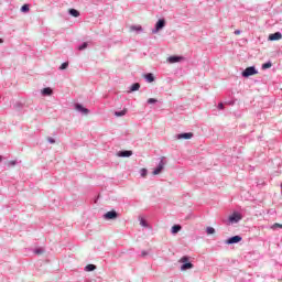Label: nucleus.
<instances>
[{"mask_svg": "<svg viewBox=\"0 0 282 282\" xmlns=\"http://www.w3.org/2000/svg\"><path fill=\"white\" fill-rule=\"evenodd\" d=\"M243 219V215L239 212H234L229 217H228V226H232L235 224H239Z\"/></svg>", "mask_w": 282, "mask_h": 282, "instance_id": "f257e3e1", "label": "nucleus"}, {"mask_svg": "<svg viewBox=\"0 0 282 282\" xmlns=\"http://www.w3.org/2000/svg\"><path fill=\"white\" fill-rule=\"evenodd\" d=\"M259 74V70H257V67L254 66H249L247 67L242 73L241 76L242 78H250V76H254Z\"/></svg>", "mask_w": 282, "mask_h": 282, "instance_id": "f03ea898", "label": "nucleus"}, {"mask_svg": "<svg viewBox=\"0 0 282 282\" xmlns=\"http://www.w3.org/2000/svg\"><path fill=\"white\" fill-rule=\"evenodd\" d=\"M166 26V20L165 19H160L155 23L154 29H152V34H158L160 30H164Z\"/></svg>", "mask_w": 282, "mask_h": 282, "instance_id": "7ed1b4c3", "label": "nucleus"}, {"mask_svg": "<svg viewBox=\"0 0 282 282\" xmlns=\"http://www.w3.org/2000/svg\"><path fill=\"white\" fill-rule=\"evenodd\" d=\"M119 217V214L118 212H116L115 209L110 210V212H107L106 214H104V219L106 221H111L113 219H118Z\"/></svg>", "mask_w": 282, "mask_h": 282, "instance_id": "20e7f679", "label": "nucleus"}, {"mask_svg": "<svg viewBox=\"0 0 282 282\" xmlns=\"http://www.w3.org/2000/svg\"><path fill=\"white\" fill-rule=\"evenodd\" d=\"M164 166H166V162H164V159H161L156 167L153 170L152 175H160V173L164 171Z\"/></svg>", "mask_w": 282, "mask_h": 282, "instance_id": "39448f33", "label": "nucleus"}, {"mask_svg": "<svg viewBox=\"0 0 282 282\" xmlns=\"http://www.w3.org/2000/svg\"><path fill=\"white\" fill-rule=\"evenodd\" d=\"M193 132H183L174 135V140H191L193 138Z\"/></svg>", "mask_w": 282, "mask_h": 282, "instance_id": "423d86ee", "label": "nucleus"}, {"mask_svg": "<svg viewBox=\"0 0 282 282\" xmlns=\"http://www.w3.org/2000/svg\"><path fill=\"white\" fill-rule=\"evenodd\" d=\"M182 61H184V56L172 55V56L167 57V63H170L171 65H173L175 63H182Z\"/></svg>", "mask_w": 282, "mask_h": 282, "instance_id": "0eeeda50", "label": "nucleus"}, {"mask_svg": "<svg viewBox=\"0 0 282 282\" xmlns=\"http://www.w3.org/2000/svg\"><path fill=\"white\" fill-rule=\"evenodd\" d=\"M242 237L241 236H234L230 237L226 240L227 246H232L234 243H239L240 241H242Z\"/></svg>", "mask_w": 282, "mask_h": 282, "instance_id": "6e6552de", "label": "nucleus"}, {"mask_svg": "<svg viewBox=\"0 0 282 282\" xmlns=\"http://www.w3.org/2000/svg\"><path fill=\"white\" fill-rule=\"evenodd\" d=\"M118 158H131L133 155V151L131 150H121L117 153Z\"/></svg>", "mask_w": 282, "mask_h": 282, "instance_id": "1a4fd4ad", "label": "nucleus"}, {"mask_svg": "<svg viewBox=\"0 0 282 282\" xmlns=\"http://www.w3.org/2000/svg\"><path fill=\"white\" fill-rule=\"evenodd\" d=\"M75 109H76V111H79V113H84V116H87V113H89V109L85 108L80 104H76Z\"/></svg>", "mask_w": 282, "mask_h": 282, "instance_id": "9d476101", "label": "nucleus"}, {"mask_svg": "<svg viewBox=\"0 0 282 282\" xmlns=\"http://www.w3.org/2000/svg\"><path fill=\"white\" fill-rule=\"evenodd\" d=\"M282 34L281 32H275L269 35V41H281Z\"/></svg>", "mask_w": 282, "mask_h": 282, "instance_id": "9b49d317", "label": "nucleus"}, {"mask_svg": "<svg viewBox=\"0 0 282 282\" xmlns=\"http://www.w3.org/2000/svg\"><path fill=\"white\" fill-rule=\"evenodd\" d=\"M194 265L192 262H185L181 265L182 272H185V270H193Z\"/></svg>", "mask_w": 282, "mask_h": 282, "instance_id": "f8f14e48", "label": "nucleus"}, {"mask_svg": "<svg viewBox=\"0 0 282 282\" xmlns=\"http://www.w3.org/2000/svg\"><path fill=\"white\" fill-rule=\"evenodd\" d=\"M41 94H42V96H52V94H54V91L50 87H46L41 90Z\"/></svg>", "mask_w": 282, "mask_h": 282, "instance_id": "ddd939ff", "label": "nucleus"}, {"mask_svg": "<svg viewBox=\"0 0 282 282\" xmlns=\"http://www.w3.org/2000/svg\"><path fill=\"white\" fill-rule=\"evenodd\" d=\"M140 89V83H134L130 86L129 94H132V91H138Z\"/></svg>", "mask_w": 282, "mask_h": 282, "instance_id": "4468645a", "label": "nucleus"}, {"mask_svg": "<svg viewBox=\"0 0 282 282\" xmlns=\"http://www.w3.org/2000/svg\"><path fill=\"white\" fill-rule=\"evenodd\" d=\"M68 14H70V17H74L75 19H77V17H80V12L76 9H69Z\"/></svg>", "mask_w": 282, "mask_h": 282, "instance_id": "2eb2a0df", "label": "nucleus"}, {"mask_svg": "<svg viewBox=\"0 0 282 282\" xmlns=\"http://www.w3.org/2000/svg\"><path fill=\"white\" fill-rule=\"evenodd\" d=\"M144 78H145L147 83H153L155 80V76H153L152 73L145 74Z\"/></svg>", "mask_w": 282, "mask_h": 282, "instance_id": "dca6fc26", "label": "nucleus"}, {"mask_svg": "<svg viewBox=\"0 0 282 282\" xmlns=\"http://www.w3.org/2000/svg\"><path fill=\"white\" fill-rule=\"evenodd\" d=\"M182 230V225H174L171 229L172 235H177Z\"/></svg>", "mask_w": 282, "mask_h": 282, "instance_id": "f3484780", "label": "nucleus"}, {"mask_svg": "<svg viewBox=\"0 0 282 282\" xmlns=\"http://www.w3.org/2000/svg\"><path fill=\"white\" fill-rule=\"evenodd\" d=\"M132 32H144V29H142V25H132L130 28Z\"/></svg>", "mask_w": 282, "mask_h": 282, "instance_id": "a211bd4d", "label": "nucleus"}, {"mask_svg": "<svg viewBox=\"0 0 282 282\" xmlns=\"http://www.w3.org/2000/svg\"><path fill=\"white\" fill-rule=\"evenodd\" d=\"M115 116L117 118H122V116H127V109L120 110V111H115Z\"/></svg>", "mask_w": 282, "mask_h": 282, "instance_id": "6ab92c4d", "label": "nucleus"}, {"mask_svg": "<svg viewBox=\"0 0 282 282\" xmlns=\"http://www.w3.org/2000/svg\"><path fill=\"white\" fill-rule=\"evenodd\" d=\"M94 270H96L95 264H88V265L85 267L86 272H94Z\"/></svg>", "mask_w": 282, "mask_h": 282, "instance_id": "aec40b11", "label": "nucleus"}, {"mask_svg": "<svg viewBox=\"0 0 282 282\" xmlns=\"http://www.w3.org/2000/svg\"><path fill=\"white\" fill-rule=\"evenodd\" d=\"M89 47V43L84 42L78 46L79 52H83V50H87Z\"/></svg>", "mask_w": 282, "mask_h": 282, "instance_id": "412c9836", "label": "nucleus"}, {"mask_svg": "<svg viewBox=\"0 0 282 282\" xmlns=\"http://www.w3.org/2000/svg\"><path fill=\"white\" fill-rule=\"evenodd\" d=\"M6 164L7 166L12 167V166H17L19 164V161L17 160L8 161Z\"/></svg>", "mask_w": 282, "mask_h": 282, "instance_id": "4be33fe9", "label": "nucleus"}, {"mask_svg": "<svg viewBox=\"0 0 282 282\" xmlns=\"http://www.w3.org/2000/svg\"><path fill=\"white\" fill-rule=\"evenodd\" d=\"M270 67H272V62L269 61L262 64L261 69H270Z\"/></svg>", "mask_w": 282, "mask_h": 282, "instance_id": "5701e85b", "label": "nucleus"}, {"mask_svg": "<svg viewBox=\"0 0 282 282\" xmlns=\"http://www.w3.org/2000/svg\"><path fill=\"white\" fill-rule=\"evenodd\" d=\"M140 175H141V177H147V175H149V170H147V169H141L140 170Z\"/></svg>", "mask_w": 282, "mask_h": 282, "instance_id": "b1692460", "label": "nucleus"}, {"mask_svg": "<svg viewBox=\"0 0 282 282\" xmlns=\"http://www.w3.org/2000/svg\"><path fill=\"white\" fill-rule=\"evenodd\" d=\"M34 254H43V252H45L44 248H37L33 250Z\"/></svg>", "mask_w": 282, "mask_h": 282, "instance_id": "393cba45", "label": "nucleus"}, {"mask_svg": "<svg viewBox=\"0 0 282 282\" xmlns=\"http://www.w3.org/2000/svg\"><path fill=\"white\" fill-rule=\"evenodd\" d=\"M21 12H30V4H23L21 7Z\"/></svg>", "mask_w": 282, "mask_h": 282, "instance_id": "a878e982", "label": "nucleus"}, {"mask_svg": "<svg viewBox=\"0 0 282 282\" xmlns=\"http://www.w3.org/2000/svg\"><path fill=\"white\" fill-rule=\"evenodd\" d=\"M140 226H142L143 228H149V223H147V221L144 220V218H141V219H140Z\"/></svg>", "mask_w": 282, "mask_h": 282, "instance_id": "bb28decb", "label": "nucleus"}, {"mask_svg": "<svg viewBox=\"0 0 282 282\" xmlns=\"http://www.w3.org/2000/svg\"><path fill=\"white\" fill-rule=\"evenodd\" d=\"M69 67V62H64L61 66H59V69L63 70V69H67Z\"/></svg>", "mask_w": 282, "mask_h": 282, "instance_id": "cd10ccee", "label": "nucleus"}, {"mask_svg": "<svg viewBox=\"0 0 282 282\" xmlns=\"http://www.w3.org/2000/svg\"><path fill=\"white\" fill-rule=\"evenodd\" d=\"M188 260H189V258H188V256H184V257H182L181 259H180V263H188Z\"/></svg>", "mask_w": 282, "mask_h": 282, "instance_id": "c85d7f7f", "label": "nucleus"}, {"mask_svg": "<svg viewBox=\"0 0 282 282\" xmlns=\"http://www.w3.org/2000/svg\"><path fill=\"white\" fill-rule=\"evenodd\" d=\"M206 232H207V235H215V228L207 227Z\"/></svg>", "mask_w": 282, "mask_h": 282, "instance_id": "c756f323", "label": "nucleus"}, {"mask_svg": "<svg viewBox=\"0 0 282 282\" xmlns=\"http://www.w3.org/2000/svg\"><path fill=\"white\" fill-rule=\"evenodd\" d=\"M47 142L50 144H56V139L52 138V137H47Z\"/></svg>", "mask_w": 282, "mask_h": 282, "instance_id": "7c9ffc66", "label": "nucleus"}, {"mask_svg": "<svg viewBox=\"0 0 282 282\" xmlns=\"http://www.w3.org/2000/svg\"><path fill=\"white\" fill-rule=\"evenodd\" d=\"M155 102H158V99L155 98L148 99V105H155Z\"/></svg>", "mask_w": 282, "mask_h": 282, "instance_id": "2f4dec72", "label": "nucleus"}, {"mask_svg": "<svg viewBox=\"0 0 282 282\" xmlns=\"http://www.w3.org/2000/svg\"><path fill=\"white\" fill-rule=\"evenodd\" d=\"M141 257H149V251L147 250L141 251Z\"/></svg>", "mask_w": 282, "mask_h": 282, "instance_id": "473e14b6", "label": "nucleus"}, {"mask_svg": "<svg viewBox=\"0 0 282 282\" xmlns=\"http://www.w3.org/2000/svg\"><path fill=\"white\" fill-rule=\"evenodd\" d=\"M273 228H282V225L279 224V223H275V224L273 225Z\"/></svg>", "mask_w": 282, "mask_h": 282, "instance_id": "72a5a7b5", "label": "nucleus"}, {"mask_svg": "<svg viewBox=\"0 0 282 282\" xmlns=\"http://www.w3.org/2000/svg\"><path fill=\"white\" fill-rule=\"evenodd\" d=\"M234 34H236V35L241 34V30H236V31L234 32Z\"/></svg>", "mask_w": 282, "mask_h": 282, "instance_id": "f704fd0d", "label": "nucleus"}, {"mask_svg": "<svg viewBox=\"0 0 282 282\" xmlns=\"http://www.w3.org/2000/svg\"><path fill=\"white\" fill-rule=\"evenodd\" d=\"M218 109H224V102L218 104Z\"/></svg>", "mask_w": 282, "mask_h": 282, "instance_id": "c9c22d12", "label": "nucleus"}, {"mask_svg": "<svg viewBox=\"0 0 282 282\" xmlns=\"http://www.w3.org/2000/svg\"><path fill=\"white\" fill-rule=\"evenodd\" d=\"M0 43H3V39H0Z\"/></svg>", "mask_w": 282, "mask_h": 282, "instance_id": "e433bc0d", "label": "nucleus"}, {"mask_svg": "<svg viewBox=\"0 0 282 282\" xmlns=\"http://www.w3.org/2000/svg\"><path fill=\"white\" fill-rule=\"evenodd\" d=\"M1 160H3V156L0 155V162H1Z\"/></svg>", "mask_w": 282, "mask_h": 282, "instance_id": "4c0bfd02", "label": "nucleus"}, {"mask_svg": "<svg viewBox=\"0 0 282 282\" xmlns=\"http://www.w3.org/2000/svg\"><path fill=\"white\" fill-rule=\"evenodd\" d=\"M18 107H22V105H21V104H18Z\"/></svg>", "mask_w": 282, "mask_h": 282, "instance_id": "58836bf2", "label": "nucleus"}]
</instances>
